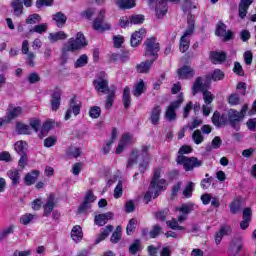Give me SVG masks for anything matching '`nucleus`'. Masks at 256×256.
<instances>
[{
	"mask_svg": "<svg viewBox=\"0 0 256 256\" xmlns=\"http://www.w3.org/2000/svg\"><path fill=\"white\" fill-rule=\"evenodd\" d=\"M93 85L97 93L107 95L106 109H111V107H113V102L115 101V90H111L109 88V80H107V75L104 72H100L97 78L93 80Z\"/></svg>",
	"mask_w": 256,
	"mask_h": 256,
	"instance_id": "obj_1",
	"label": "nucleus"
},
{
	"mask_svg": "<svg viewBox=\"0 0 256 256\" xmlns=\"http://www.w3.org/2000/svg\"><path fill=\"white\" fill-rule=\"evenodd\" d=\"M161 177V169H156L154 172V177L150 183V187L148 191L144 195V201L149 203L151 199H157L159 197V193L164 191L167 181L165 179H160Z\"/></svg>",
	"mask_w": 256,
	"mask_h": 256,
	"instance_id": "obj_2",
	"label": "nucleus"
},
{
	"mask_svg": "<svg viewBox=\"0 0 256 256\" xmlns=\"http://www.w3.org/2000/svg\"><path fill=\"white\" fill-rule=\"evenodd\" d=\"M86 45L87 42L85 41V36L81 32L77 33L76 39L70 38L62 49L63 63H67V60L69 59V51H78V49H83Z\"/></svg>",
	"mask_w": 256,
	"mask_h": 256,
	"instance_id": "obj_3",
	"label": "nucleus"
},
{
	"mask_svg": "<svg viewBox=\"0 0 256 256\" xmlns=\"http://www.w3.org/2000/svg\"><path fill=\"white\" fill-rule=\"evenodd\" d=\"M161 51V46L157 42V38L150 37L144 42V55L146 57H152L155 61L159 59V52Z\"/></svg>",
	"mask_w": 256,
	"mask_h": 256,
	"instance_id": "obj_4",
	"label": "nucleus"
},
{
	"mask_svg": "<svg viewBox=\"0 0 256 256\" xmlns=\"http://www.w3.org/2000/svg\"><path fill=\"white\" fill-rule=\"evenodd\" d=\"M178 165H183L184 171H193L195 167H201L203 161L197 159V157H187L184 155H178L176 158Z\"/></svg>",
	"mask_w": 256,
	"mask_h": 256,
	"instance_id": "obj_5",
	"label": "nucleus"
},
{
	"mask_svg": "<svg viewBox=\"0 0 256 256\" xmlns=\"http://www.w3.org/2000/svg\"><path fill=\"white\" fill-rule=\"evenodd\" d=\"M183 104V94L177 96V100L173 101L166 109L165 117L167 121H175L177 119V109Z\"/></svg>",
	"mask_w": 256,
	"mask_h": 256,
	"instance_id": "obj_6",
	"label": "nucleus"
},
{
	"mask_svg": "<svg viewBox=\"0 0 256 256\" xmlns=\"http://www.w3.org/2000/svg\"><path fill=\"white\" fill-rule=\"evenodd\" d=\"M103 19H105V10H100L93 24L95 31H109L111 29V25L109 23H103Z\"/></svg>",
	"mask_w": 256,
	"mask_h": 256,
	"instance_id": "obj_7",
	"label": "nucleus"
},
{
	"mask_svg": "<svg viewBox=\"0 0 256 256\" xmlns=\"http://www.w3.org/2000/svg\"><path fill=\"white\" fill-rule=\"evenodd\" d=\"M167 1L170 3H179L181 0H157L156 1V17L161 19L167 15Z\"/></svg>",
	"mask_w": 256,
	"mask_h": 256,
	"instance_id": "obj_8",
	"label": "nucleus"
},
{
	"mask_svg": "<svg viewBox=\"0 0 256 256\" xmlns=\"http://www.w3.org/2000/svg\"><path fill=\"white\" fill-rule=\"evenodd\" d=\"M227 119L231 127H233V129H236V131H239V127H237V123L243 121L241 113H239V111L235 109H230L228 111Z\"/></svg>",
	"mask_w": 256,
	"mask_h": 256,
	"instance_id": "obj_9",
	"label": "nucleus"
},
{
	"mask_svg": "<svg viewBox=\"0 0 256 256\" xmlns=\"http://www.w3.org/2000/svg\"><path fill=\"white\" fill-rule=\"evenodd\" d=\"M71 113L75 116L81 113V104L77 103L75 98L70 100L69 107L65 113V121H69V119H71Z\"/></svg>",
	"mask_w": 256,
	"mask_h": 256,
	"instance_id": "obj_10",
	"label": "nucleus"
},
{
	"mask_svg": "<svg viewBox=\"0 0 256 256\" xmlns=\"http://www.w3.org/2000/svg\"><path fill=\"white\" fill-rule=\"evenodd\" d=\"M215 33L218 37H223L224 41H231V39H233V31H227V25L223 22L217 25Z\"/></svg>",
	"mask_w": 256,
	"mask_h": 256,
	"instance_id": "obj_11",
	"label": "nucleus"
},
{
	"mask_svg": "<svg viewBox=\"0 0 256 256\" xmlns=\"http://www.w3.org/2000/svg\"><path fill=\"white\" fill-rule=\"evenodd\" d=\"M147 30L144 28L139 29L138 31H135L130 38V45L131 47H139L141 44V41H143V37H146Z\"/></svg>",
	"mask_w": 256,
	"mask_h": 256,
	"instance_id": "obj_12",
	"label": "nucleus"
},
{
	"mask_svg": "<svg viewBox=\"0 0 256 256\" xmlns=\"http://www.w3.org/2000/svg\"><path fill=\"white\" fill-rule=\"evenodd\" d=\"M179 79H193L195 70L191 66H183L177 70Z\"/></svg>",
	"mask_w": 256,
	"mask_h": 256,
	"instance_id": "obj_13",
	"label": "nucleus"
},
{
	"mask_svg": "<svg viewBox=\"0 0 256 256\" xmlns=\"http://www.w3.org/2000/svg\"><path fill=\"white\" fill-rule=\"evenodd\" d=\"M228 119L226 114L219 113V111H215L212 116V123L215 127H225L227 125Z\"/></svg>",
	"mask_w": 256,
	"mask_h": 256,
	"instance_id": "obj_14",
	"label": "nucleus"
},
{
	"mask_svg": "<svg viewBox=\"0 0 256 256\" xmlns=\"http://www.w3.org/2000/svg\"><path fill=\"white\" fill-rule=\"evenodd\" d=\"M51 107L52 111H57L61 107V90L55 89L51 95Z\"/></svg>",
	"mask_w": 256,
	"mask_h": 256,
	"instance_id": "obj_15",
	"label": "nucleus"
},
{
	"mask_svg": "<svg viewBox=\"0 0 256 256\" xmlns=\"http://www.w3.org/2000/svg\"><path fill=\"white\" fill-rule=\"evenodd\" d=\"M113 217H114L113 212L99 214L95 216L94 223L99 227H103L104 225H107V221H109V219H113Z\"/></svg>",
	"mask_w": 256,
	"mask_h": 256,
	"instance_id": "obj_16",
	"label": "nucleus"
},
{
	"mask_svg": "<svg viewBox=\"0 0 256 256\" xmlns=\"http://www.w3.org/2000/svg\"><path fill=\"white\" fill-rule=\"evenodd\" d=\"M251 217H253V212L251 211V208H245L243 210V220L240 222V228L245 231L247 227H249V224L251 223Z\"/></svg>",
	"mask_w": 256,
	"mask_h": 256,
	"instance_id": "obj_17",
	"label": "nucleus"
},
{
	"mask_svg": "<svg viewBox=\"0 0 256 256\" xmlns=\"http://www.w3.org/2000/svg\"><path fill=\"white\" fill-rule=\"evenodd\" d=\"M243 251V242L240 240L233 241L228 248V255L236 256Z\"/></svg>",
	"mask_w": 256,
	"mask_h": 256,
	"instance_id": "obj_18",
	"label": "nucleus"
},
{
	"mask_svg": "<svg viewBox=\"0 0 256 256\" xmlns=\"http://www.w3.org/2000/svg\"><path fill=\"white\" fill-rule=\"evenodd\" d=\"M225 235H231V226H221L220 230L215 235L216 245H219L221 241H223V237H225Z\"/></svg>",
	"mask_w": 256,
	"mask_h": 256,
	"instance_id": "obj_19",
	"label": "nucleus"
},
{
	"mask_svg": "<svg viewBox=\"0 0 256 256\" xmlns=\"http://www.w3.org/2000/svg\"><path fill=\"white\" fill-rule=\"evenodd\" d=\"M161 106H154L150 113V123L152 125H159V121L161 119Z\"/></svg>",
	"mask_w": 256,
	"mask_h": 256,
	"instance_id": "obj_20",
	"label": "nucleus"
},
{
	"mask_svg": "<svg viewBox=\"0 0 256 256\" xmlns=\"http://www.w3.org/2000/svg\"><path fill=\"white\" fill-rule=\"evenodd\" d=\"M153 63H155L153 58L151 60L141 62L140 64L136 65V70L138 73H149L151 71V67H153Z\"/></svg>",
	"mask_w": 256,
	"mask_h": 256,
	"instance_id": "obj_21",
	"label": "nucleus"
},
{
	"mask_svg": "<svg viewBox=\"0 0 256 256\" xmlns=\"http://www.w3.org/2000/svg\"><path fill=\"white\" fill-rule=\"evenodd\" d=\"M52 19L55 21L56 27L59 29L65 27V23H67V15L63 12H57L52 15Z\"/></svg>",
	"mask_w": 256,
	"mask_h": 256,
	"instance_id": "obj_22",
	"label": "nucleus"
},
{
	"mask_svg": "<svg viewBox=\"0 0 256 256\" xmlns=\"http://www.w3.org/2000/svg\"><path fill=\"white\" fill-rule=\"evenodd\" d=\"M207 89V83H203V78L197 77L192 86V95H197L199 91H205Z\"/></svg>",
	"mask_w": 256,
	"mask_h": 256,
	"instance_id": "obj_23",
	"label": "nucleus"
},
{
	"mask_svg": "<svg viewBox=\"0 0 256 256\" xmlns=\"http://www.w3.org/2000/svg\"><path fill=\"white\" fill-rule=\"evenodd\" d=\"M131 134L126 133L124 135H122V138L118 144V147L116 149V153L119 155L120 153H123V149H125L126 145H129V143H131Z\"/></svg>",
	"mask_w": 256,
	"mask_h": 256,
	"instance_id": "obj_24",
	"label": "nucleus"
},
{
	"mask_svg": "<svg viewBox=\"0 0 256 256\" xmlns=\"http://www.w3.org/2000/svg\"><path fill=\"white\" fill-rule=\"evenodd\" d=\"M44 209V217H49L51 213H53V209H55V198L53 196H50L47 201L46 205L43 206Z\"/></svg>",
	"mask_w": 256,
	"mask_h": 256,
	"instance_id": "obj_25",
	"label": "nucleus"
},
{
	"mask_svg": "<svg viewBox=\"0 0 256 256\" xmlns=\"http://www.w3.org/2000/svg\"><path fill=\"white\" fill-rule=\"evenodd\" d=\"M253 3V0H241L239 4V17L241 19H245L247 16V10L249 6Z\"/></svg>",
	"mask_w": 256,
	"mask_h": 256,
	"instance_id": "obj_26",
	"label": "nucleus"
},
{
	"mask_svg": "<svg viewBox=\"0 0 256 256\" xmlns=\"http://www.w3.org/2000/svg\"><path fill=\"white\" fill-rule=\"evenodd\" d=\"M71 239L75 243H79V241H81L83 239V229L81 228V226L76 225L72 228V230H71Z\"/></svg>",
	"mask_w": 256,
	"mask_h": 256,
	"instance_id": "obj_27",
	"label": "nucleus"
},
{
	"mask_svg": "<svg viewBox=\"0 0 256 256\" xmlns=\"http://www.w3.org/2000/svg\"><path fill=\"white\" fill-rule=\"evenodd\" d=\"M7 177L12 181V185H19L21 183V174L17 169L8 170Z\"/></svg>",
	"mask_w": 256,
	"mask_h": 256,
	"instance_id": "obj_28",
	"label": "nucleus"
},
{
	"mask_svg": "<svg viewBox=\"0 0 256 256\" xmlns=\"http://www.w3.org/2000/svg\"><path fill=\"white\" fill-rule=\"evenodd\" d=\"M39 177V170H32L30 173H27L24 178V182L26 185L30 186L37 181Z\"/></svg>",
	"mask_w": 256,
	"mask_h": 256,
	"instance_id": "obj_29",
	"label": "nucleus"
},
{
	"mask_svg": "<svg viewBox=\"0 0 256 256\" xmlns=\"http://www.w3.org/2000/svg\"><path fill=\"white\" fill-rule=\"evenodd\" d=\"M48 39L50 43H57V41H64V39H67V34L63 31L50 33Z\"/></svg>",
	"mask_w": 256,
	"mask_h": 256,
	"instance_id": "obj_30",
	"label": "nucleus"
},
{
	"mask_svg": "<svg viewBox=\"0 0 256 256\" xmlns=\"http://www.w3.org/2000/svg\"><path fill=\"white\" fill-rule=\"evenodd\" d=\"M11 7L16 17L23 15V2H21V0H12Z\"/></svg>",
	"mask_w": 256,
	"mask_h": 256,
	"instance_id": "obj_31",
	"label": "nucleus"
},
{
	"mask_svg": "<svg viewBox=\"0 0 256 256\" xmlns=\"http://www.w3.org/2000/svg\"><path fill=\"white\" fill-rule=\"evenodd\" d=\"M210 57L214 64L223 63L227 59V54L225 52H211Z\"/></svg>",
	"mask_w": 256,
	"mask_h": 256,
	"instance_id": "obj_32",
	"label": "nucleus"
},
{
	"mask_svg": "<svg viewBox=\"0 0 256 256\" xmlns=\"http://www.w3.org/2000/svg\"><path fill=\"white\" fill-rule=\"evenodd\" d=\"M122 101L125 109L131 107V89L126 86L123 91Z\"/></svg>",
	"mask_w": 256,
	"mask_h": 256,
	"instance_id": "obj_33",
	"label": "nucleus"
},
{
	"mask_svg": "<svg viewBox=\"0 0 256 256\" xmlns=\"http://www.w3.org/2000/svg\"><path fill=\"white\" fill-rule=\"evenodd\" d=\"M119 9H133L135 7V0H115Z\"/></svg>",
	"mask_w": 256,
	"mask_h": 256,
	"instance_id": "obj_34",
	"label": "nucleus"
},
{
	"mask_svg": "<svg viewBox=\"0 0 256 256\" xmlns=\"http://www.w3.org/2000/svg\"><path fill=\"white\" fill-rule=\"evenodd\" d=\"M194 31H195V20H193V16H190L188 18V28L186 29L182 37H185V39H189V37L193 35Z\"/></svg>",
	"mask_w": 256,
	"mask_h": 256,
	"instance_id": "obj_35",
	"label": "nucleus"
},
{
	"mask_svg": "<svg viewBox=\"0 0 256 256\" xmlns=\"http://www.w3.org/2000/svg\"><path fill=\"white\" fill-rule=\"evenodd\" d=\"M111 231H113V226L112 225L106 226V228L103 230V232L96 238L95 244L99 245V243H101V241H105V239H107V237H109V233H111Z\"/></svg>",
	"mask_w": 256,
	"mask_h": 256,
	"instance_id": "obj_36",
	"label": "nucleus"
},
{
	"mask_svg": "<svg viewBox=\"0 0 256 256\" xmlns=\"http://www.w3.org/2000/svg\"><path fill=\"white\" fill-rule=\"evenodd\" d=\"M53 127H55V122H52V121L44 122L42 129L40 131L39 137L43 139V137H45L47 133H49L52 130Z\"/></svg>",
	"mask_w": 256,
	"mask_h": 256,
	"instance_id": "obj_37",
	"label": "nucleus"
},
{
	"mask_svg": "<svg viewBox=\"0 0 256 256\" xmlns=\"http://www.w3.org/2000/svg\"><path fill=\"white\" fill-rule=\"evenodd\" d=\"M140 250H141V240L134 239L128 248L130 255H137V252H139Z\"/></svg>",
	"mask_w": 256,
	"mask_h": 256,
	"instance_id": "obj_38",
	"label": "nucleus"
},
{
	"mask_svg": "<svg viewBox=\"0 0 256 256\" xmlns=\"http://www.w3.org/2000/svg\"><path fill=\"white\" fill-rule=\"evenodd\" d=\"M222 81V79H225V73L221 71L220 69L214 70L211 76H206V81Z\"/></svg>",
	"mask_w": 256,
	"mask_h": 256,
	"instance_id": "obj_39",
	"label": "nucleus"
},
{
	"mask_svg": "<svg viewBox=\"0 0 256 256\" xmlns=\"http://www.w3.org/2000/svg\"><path fill=\"white\" fill-rule=\"evenodd\" d=\"M138 159H139V151L133 150L126 164V169H133V166L137 165Z\"/></svg>",
	"mask_w": 256,
	"mask_h": 256,
	"instance_id": "obj_40",
	"label": "nucleus"
},
{
	"mask_svg": "<svg viewBox=\"0 0 256 256\" xmlns=\"http://www.w3.org/2000/svg\"><path fill=\"white\" fill-rule=\"evenodd\" d=\"M23 113V108L21 107H15L12 110L8 111L7 119L8 121H13V119H17L21 114Z\"/></svg>",
	"mask_w": 256,
	"mask_h": 256,
	"instance_id": "obj_41",
	"label": "nucleus"
},
{
	"mask_svg": "<svg viewBox=\"0 0 256 256\" xmlns=\"http://www.w3.org/2000/svg\"><path fill=\"white\" fill-rule=\"evenodd\" d=\"M16 131L18 135H31V127L27 124L17 123Z\"/></svg>",
	"mask_w": 256,
	"mask_h": 256,
	"instance_id": "obj_42",
	"label": "nucleus"
},
{
	"mask_svg": "<svg viewBox=\"0 0 256 256\" xmlns=\"http://www.w3.org/2000/svg\"><path fill=\"white\" fill-rule=\"evenodd\" d=\"M144 89H145V82L143 80H140L134 86V90H133L134 97H141V95H143Z\"/></svg>",
	"mask_w": 256,
	"mask_h": 256,
	"instance_id": "obj_43",
	"label": "nucleus"
},
{
	"mask_svg": "<svg viewBox=\"0 0 256 256\" xmlns=\"http://www.w3.org/2000/svg\"><path fill=\"white\" fill-rule=\"evenodd\" d=\"M191 43V40H189V38H185V36H182L180 38V51L181 53H187V51H189V45Z\"/></svg>",
	"mask_w": 256,
	"mask_h": 256,
	"instance_id": "obj_44",
	"label": "nucleus"
},
{
	"mask_svg": "<svg viewBox=\"0 0 256 256\" xmlns=\"http://www.w3.org/2000/svg\"><path fill=\"white\" fill-rule=\"evenodd\" d=\"M25 147H27V142L20 140L15 143L14 149L18 155H25Z\"/></svg>",
	"mask_w": 256,
	"mask_h": 256,
	"instance_id": "obj_45",
	"label": "nucleus"
},
{
	"mask_svg": "<svg viewBox=\"0 0 256 256\" xmlns=\"http://www.w3.org/2000/svg\"><path fill=\"white\" fill-rule=\"evenodd\" d=\"M122 231L123 228H121V226H117L116 230L113 232L110 238V241L114 244L117 243L118 241H121Z\"/></svg>",
	"mask_w": 256,
	"mask_h": 256,
	"instance_id": "obj_46",
	"label": "nucleus"
},
{
	"mask_svg": "<svg viewBox=\"0 0 256 256\" xmlns=\"http://www.w3.org/2000/svg\"><path fill=\"white\" fill-rule=\"evenodd\" d=\"M87 63H89V57H87L86 54H83L77 59V61L74 64V67L76 69H79L81 67H85Z\"/></svg>",
	"mask_w": 256,
	"mask_h": 256,
	"instance_id": "obj_47",
	"label": "nucleus"
},
{
	"mask_svg": "<svg viewBox=\"0 0 256 256\" xmlns=\"http://www.w3.org/2000/svg\"><path fill=\"white\" fill-rule=\"evenodd\" d=\"M202 95L206 105H211V103H213V101L215 100V95H213L211 91L207 89L202 91Z\"/></svg>",
	"mask_w": 256,
	"mask_h": 256,
	"instance_id": "obj_48",
	"label": "nucleus"
},
{
	"mask_svg": "<svg viewBox=\"0 0 256 256\" xmlns=\"http://www.w3.org/2000/svg\"><path fill=\"white\" fill-rule=\"evenodd\" d=\"M47 29H48L47 23H42V24L35 25L33 29H31L30 31L32 33H39L40 35H43V33H47Z\"/></svg>",
	"mask_w": 256,
	"mask_h": 256,
	"instance_id": "obj_49",
	"label": "nucleus"
},
{
	"mask_svg": "<svg viewBox=\"0 0 256 256\" xmlns=\"http://www.w3.org/2000/svg\"><path fill=\"white\" fill-rule=\"evenodd\" d=\"M166 225L170 227V229H173V231H184L185 227L179 226V222L176 219H172L169 221H166Z\"/></svg>",
	"mask_w": 256,
	"mask_h": 256,
	"instance_id": "obj_50",
	"label": "nucleus"
},
{
	"mask_svg": "<svg viewBox=\"0 0 256 256\" xmlns=\"http://www.w3.org/2000/svg\"><path fill=\"white\" fill-rule=\"evenodd\" d=\"M192 139L196 145H201V143L205 140L201 130H196L192 134Z\"/></svg>",
	"mask_w": 256,
	"mask_h": 256,
	"instance_id": "obj_51",
	"label": "nucleus"
},
{
	"mask_svg": "<svg viewBox=\"0 0 256 256\" xmlns=\"http://www.w3.org/2000/svg\"><path fill=\"white\" fill-rule=\"evenodd\" d=\"M162 231H163V228H161V226H159V224H156L150 230L149 235H150L151 239H155V238L159 237V235H161Z\"/></svg>",
	"mask_w": 256,
	"mask_h": 256,
	"instance_id": "obj_52",
	"label": "nucleus"
},
{
	"mask_svg": "<svg viewBox=\"0 0 256 256\" xmlns=\"http://www.w3.org/2000/svg\"><path fill=\"white\" fill-rule=\"evenodd\" d=\"M230 211L233 215H237L238 211H241V200L236 199L230 204Z\"/></svg>",
	"mask_w": 256,
	"mask_h": 256,
	"instance_id": "obj_53",
	"label": "nucleus"
},
{
	"mask_svg": "<svg viewBox=\"0 0 256 256\" xmlns=\"http://www.w3.org/2000/svg\"><path fill=\"white\" fill-rule=\"evenodd\" d=\"M26 23L28 25H35L37 23H41V16L39 14H31L26 19Z\"/></svg>",
	"mask_w": 256,
	"mask_h": 256,
	"instance_id": "obj_54",
	"label": "nucleus"
},
{
	"mask_svg": "<svg viewBox=\"0 0 256 256\" xmlns=\"http://www.w3.org/2000/svg\"><path fill=\"white\" fill-rule=\"evenodd\" d=\"M177 211H180L182 215L187 216L189 213H191V211H193V204L192 203L183 204L180 208H177Z\"/></svg>",
	"mask_w": 256,
	"mask_h": 256,
	"instance_id": "obj_55",
	"label": "nucleus"
},
{
	"mask_svg": "<svg viewBox=\"0 0 256 256\" xmlns=\"http://www.w3.org/2000/svg\"><path fill=\"white\" fill-rule=\"evenodd\" d=\"M167 217H169V210L167 208L160 210L155 214V218L158 221H167Z\"/></svg>",
	"mask_w": 256,
	"mask_h": 256,
	"instance_id": "obj_56",
	"label": "nucleus"
},
{
	"mask_svg": "<svg viewBox=\"0 0 256 256\" xmlns=\"http://www.w3.org/2000/svg\"><path fill=\"white\" fill-rule=\"evenodd\" d=\"M194 189H195V183L188 182V184L186 185L185 189L182 192L184 197H191V195H193Z\"/></svg>",
	"mask_w": 256,
	"mask_h": 256,
	"instance_id": "obj_57",
	"label": "nucleus"
},
{
	"mask_svg": "<svg viewBox=\"0 0 256 256\" xmlns=\"http://www.w3.org/2000/svg\"><path fill=\"white\" fill-rule=\"evenodd\" d=\"M135 225H137V220L135 218L130 219L126 227L127 235H133V233H135V229H136Z\"/></svg>",
	"mask_w": 256,
	"mask_h": 256,
	"instance_id": "obj_58",
	"label": "nucleus"
},
{
	"mask_svg": "<svg viewBox=\"0 0 256 256\" xmlns=\"http://www.w3.org/2000/svg\"><path fill=\"white\" fill-rule=\"evenodd\" d=\"M145 21V16L138 14V15H132L130 17V23L131 25H141Z\"/></svg>",
	"mask_w": 256,
	"mask_h": 256,
	"instance_id": "obj_59",
	"label": "nucleus"
},
{
	"mask_svg": "<svg viewBox=\"0 0 256 256\" xmlns=\"http://www.w3.org/2000/svg\"><path fill=\"white\" fill-rule=\"evenodd\" d=\"M14 229V226H9L8 228L2 230L0 232V241H4V239H7V237H9V235L13 233Z\"/></svg>",
	"mask_w": 256,
	"mask_h": 256,
	"instance_id": "obj_60",
	"label": "nucleus"
},
{
	"mask_svg": "<svg viewBox=\"0 0 256 256\" xmlns=\"http://www.w3.org/2000/svg\"><path fill=\"white\" fill-rule=\"evenodd\" d=\"M89 115L92 119H99L101 116V108L98 106L90 108Z\"/></svg>",
	"mask_w": 256,
	"mask_h": 256,
	"instance_id": "obj_61",
	"label": "nucleus"
},
{
	"mask_svg": "<svg viewBox=\"0 0 256 256\" xmlns=\"http://www.w3.org/2000/svg\"><path fill=\"white\" fill-rule=\"evenodd\" d=\"M67 155L69 157H79V155H81V149L77 148V147H73L71 146L70 148H68L67 150Z\"/></svg>",
	"mask_w": 256,
	"mask_h": 256,
	"instance_id": "obj_62",
	"label": "nucleus"
},
{
	"mask_svg": "<svg viewBox=\"0 0 256 256\" xmlns=\"http://www.w3.org/2000/svg\"><path fill=\"white\" fill-rule=\"evenodd\" d=\"M57 143V137L56 136H49L44 140V147H53Z\"/></svg>",
	"mask_w": 256,
	"mask_h": 256,
	"instance_id": "obj_63",
	"label": "nucleus"
},
{
	"mask_svg": "<svg viewBox=\"0 0 256 256\" xmlns=\"http://www.w3.org/2000/svg\"><path fill=\"white\" fill-rule=\"evenodd\" d=\"M124 208L127 213H133L135 211V202L133 200L126 201Z\"/></svg>",
	"mask_w": 256,
	"mask_h": 256,
	"instance_id": "obj_64",
	"label": "nucleus"
}]
</instances>
